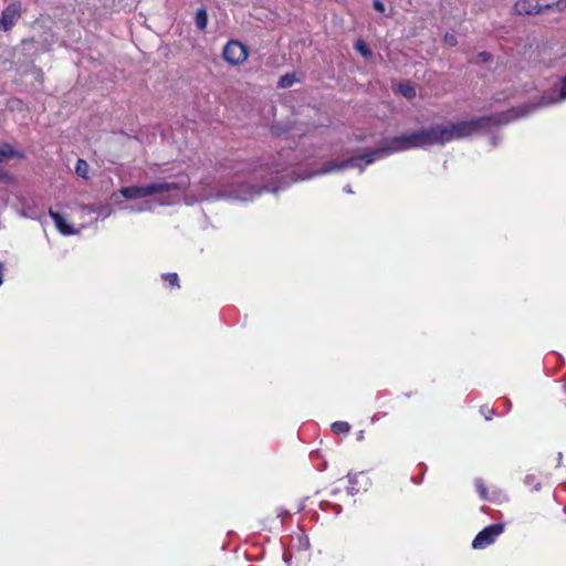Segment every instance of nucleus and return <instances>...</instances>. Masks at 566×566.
I'll return each mask as SVG.
<instances>
[{
	"instance_id": "23",
	"label": "nucleus",
	"mask_w": 566,
	"mask_h": 566,
	"mask_svg": "<svg viewBox=\"0 0 566 566\" xmlns=\"http://www.w3.org/2000/svg\"><path fill=\"white\" fill-rule=\"evenodd\" d=\"M481 413L484 416L486 420H490L492 418V415L494 413L493 409H490L486 406H482L480 409Z\"/></svg>"
},
{
	"instance_id": "33",
	"label": "nucleus",
	"mask_w": 566,
	"mask_h": 566,
	"mask_svg": "<svg viewBox=\"0 0 566 566\" xmlns=\"http://www.w3.org/2000/svg\"><path fill=\"white\" fill-rule=\"evenodd\" d=\"M334 509H335V513L337 515L340 514V512H342V506L340 505L336 504V505H334Z\"/></svg>"
},
{
	"instance_id": "16",
	"label": "nucleus",
	"mask_w": 566,
	"mask_h": 566,
	"mask_svg": "<svg viewBox=\"0 0 566 566\" xmlns=\"http://www.w3.org/2000/svg\"><path fill=\"white\" fill-rule=\"evenodd\" d=\"M398 92L408 99H412L416 96V90L408 83H400L398 85Z\"/></svg>"
},
{
	"instance_id": "29",
	"label": "nucleus",
	"mask_w": 566,
	"mask_h": 566,
	"mask_svg": "<svg viewBox=\"0 0 566 566\" xmlns=\"http://www.w3.org/2000/svg\"><path fill=\"white\" fill-rule=\"evenodd\" d=\"M386 416V412H378V413H375L371 418V422H375L377 420H379L381 417H385Z\"/></svg>"
},
{
	"instance_id": "17",
	"label": "nucleus",
	"mask_w": 566,
	"mask_h": 566,
	"mask_svg": "<svg viewBox=\"0 0 566 566\" xmlns=\"http://www.w3.org/2000/svg\"><path fill=\"white\" fill-rule=\"evenodd\" d=\"M332 430L337 434H345L350 431V424L346 421H335L332 423Z\"/></svg>"
},
{
	"instance_id": "13",
	"label": "nucleus",
	"mask_w": 566,
	"mask_h": 566,
	"mask_svg": "<svg viewBox=\"0 0 566 566\" xmlns=\"http://www.w3.org/2000/svg\"><path fill=\"white\" fill-rule=\"evenodd\" d=\"M195 23H196V27L200 31H203L207 28V24H208V13H207L206 9L200 8V9L197 10L196 17H195Z\"/></svg>"
},
{
	"instance_id": "12",
	"label": "nucleus",
	"mask_w": 566,
	"mask_h": 566,
	"mask_svg": "<svg viewBox=\"0 0 566 566\" xmlns=\"http://www.w3.org/2000/svg\"><path fill=\"white\" fill-rule=\"evenodd\" d=\"M14 156L22 158L23 154L15 151L10 144H2L0 146V164Z\"/></svg>"
},
{
	"instance_id": "5",
	"label": "nucleus",
	"mask_w": 566,
	"mask_h": 566,
	"mask_svg": "<svg viewBox=\"0 0 566 566\" xmlns=\"http://www.w3.org/2000/svg\"><path fill=\"white\" fill-rule=\"evenodd\" d=\"M504 525L501 523L491 524L480 531L472 542L474 549H483L495 542V539L503 533Z\"/></svg>"
},
{
	"instance_id": "30",
	"label": "nucleus",
	"mask_w": 566,
	"mask_h": 566,
	"mask_svg": "<svg viewBox=\"0 0 566 566\" xmlns=\"http://www.w3.org/2000/svg\"><path fill=\"white\" fill-rule=\"evenodd\" d=\"M500 138L497 136H492L490 143L492 146H496L499 144Z\"/></svg>"
},
{
	"instance_id": "1",
	"label": "nucleus",
	"mask_w": 566,
	"mask_h": 566,
	"mask_svg": "<svg viewBox=\"0 0 566 566\" xmlns=\"http://www.w3.org/2000/svg\"><path fill=\"white\" fill-rule=\"evenodd\" d=\"M386 157L379 144L377 147L366 149L359 155L327 160L319 169L300 176L294 168L291 170L294 160V150L286 148L282 149L276 155H270L252 163L242 164L244 167L239 170L247 171L252 175L254 179H261V185H254L249 181H232L231 184L222 186L219 191V197L249 201L253 200L262 192L275 193L297 180H306L316 176L339 172L348 168H356L359 174H363L367 166L374 164L377 159Z\"/></svg>"
},
{
	"instance_id": "31",
	"label": "nucleus",
	"mask_w": 566,
	"mask_h": 566,
	"mask_svg": "<svg viewBox=\"0 0 566 566\" xmlns=\"http://www.w3.org/2000/svg\"><path fill=\"white\" fill-rule=\"evenodd\" d=\"M343 190H344V192L349 193V195L354 193L350 185H345Z\"/></svg>"
},
{
	"instance_id": "22",
	"label": "nucleus",
	"mask_w": 566,
	"mask_h": 566,
	"mask_svg": "<svg viewBox=\"0 0 566 566\" xmlns=\"http://www.w3.org/2000/svg\"><path fill=\"white\" fill-rule=\"evenodd\" d=\"M478 60H479V62H481V63H486V62H489V61H491V60H492V54H491V53H489V52H486V51L480 52V53L478 54Z\"/></svg>"
},
{
	"instance_id": "28",
	"label": "nucleus",
	"mask_w": 566,
	"mask_h": 566,
	"mask_svg": "<svg viewBox=\"0 0 566 566\" xmlns=\"http://www.w3.org/2000/svg\"><path fill=\"white\" fill-rule=\"evenodd\" d=\"M289 515H290V513L286 510H283V509H280L279 512H277V517H281L282 521L284 520V517H286Z\"/></svg>"
},
{
	"instance_id": "15",
	"label": "nucleus",
	"mask_w": 566,
	"mask_h": 566,
	"mask_svg": "<svg viewBox=\"0 0 566 566\" xmlns=\"http://www.w3.org/2000/svg\"><path fill=\"white\" fill-rule=\"evenodd\" d=\"M296 82V77L294 73H286L285 75L281 76L277 86L280 88H287L291 87Z\"/></svg>"
},
{
	"instance_id": "18",
	"label": "nucleus",
	"mask_w": 566,
	"mask_h": 566,
	"mask_svg": "<svg viewBox=\"0 0 566 566\" xmlns=\"http://www.w3.org/2000/svg\"><path fill=\"white\" fill-rule=\"evenodd\" d=\"M355 50L364 57H370L373 52L363 40H357L354 44Z\"/></svg>"
},
{
	"instance_id": "9",
	"label": "nucleus",
	"mask_w": 566,
	"mask_h": 566,
	"mask_svg": "<svg viewBox=\"0 0 566 566\" xmlns=\"http://www.w3.org/2000/svg\"><path fill=\"white\" fill-rule=\"evenodd\" d=\"M513 9L516 14H541L539 4L533 3L531 0H518Z\"/></svg>"
},
{
	"instance_id": "3",
	"label": "nucleus",
	"mask_w": 566,
	"mask_h": 566,
	"mask_svg": "<svg viewBox=\"0 0 566 566\" xmlns=\"http://www.w3.org/2000/svg\"><path fill=\"white\" fill-rule=\"evenodd\" d=\"M188 181L181 180V181H155L148 185L144 186H130V187H123L119 190V193L127 200H135L139 198H146L149 196H154L157 193L163 192H170L174 190H181L186 188Z\"/></svg>"
},
{
	"instance_id": "35",
	"label": "nucleus",
	"mask_w": 566,
	"mask_h": 566,
	"mask_svg": "<svg viewBox=\"0 0 566 566\" xmlns=\"http://www.w3.org/2000/svg\"><path fill=\"white\" fill-rule=\"evenodd\" d=\"M303 545L305 546V548L310 547V539L307 537H305V542H303Z\"/></svg>"
},
{
	"instance_id": "7",
	"label": "nucleus",
	"mask_w": 566,
	"mask_h": 566,
	"mask_svg": "<svg viewBox=\"0 0 566 566\" xmlns=\"http://www.w3.org/2000/svg\"><path fill=\"white\" fill-rule=\"evenodd\" d=\"M21 15V6L19 2H12L4 8L0 17L2 30L9 31L13 28Z\"/></svg>"
},
{
	"instance_id": "25",
	"label": "nucleus",
	"mask_w": 566,
	"mask_h": 566,
	"mask_svg": "<svg viewBox=\"0 0 566 566\" xmlns=\"http://www.w3.org/2000/svg\"><path fill=\"white\" fill-rule=\"evenodd\" d=\"M553 6H555L556 11H564L566 9V0H558L556 2H553Z\"/></svg>"
},
{
	"instance_id": "26",
	"label": "nucleus",
	"mask_w": 566,
	"mask_h": 566,
	"mask_svg": "<svg viewBox=\"0 0 566 566\" xmlns=\"http://www.w3.org/2000/svg\"><path fill=\"white\" fill-rule=\"evenodd\" d=\"M539 9H541V13H543V12L548 11V10H555V6H553V2L552 3H546L544 6L539 4Z\"/></svg>"
},
{
	"instance_id": "36",
	"label": "nucleus",
	"mask_w": 566,
	"mask_h": 566,
	"mask_svg": "<svg viewBox=\"0 0 566 566\" xmlns=\"http://www.w3.org/2000/svg\"><path fill=\"white\" fill-rule=\"evenodd\" d=\"M303 545L305 546V548L310 547V539L307 537H305V542H303Z\"/></svg>"
},
{
	"instance_id": "32",
	"label": "nucleus",
	"mask_w": 566,
	"mask_h": 566,
	"mask_svg": "<svg viewBox=\"0 0 566 566\" xmlns=\"http://www.w3.org/2000/svg\"><path fill=\"white\" fill-rule=\"evenodd\" d=\"M2 272H3V264H2V262H0V285L3 282V280H2Z\"/></svg>"
},
{
	"instance_id": "2",
	"label": "nucleus",
	"mask_w": 566,
	"mask_h": 566,
	"mask_svg": "<svg viewBox=\"0 0 566 566\" xmlns=\"http://www.w3.org/2000/svg\"><path fill=\"white\" fill-rule=\"evenodd\" d=\"M510 119V114H496L448 125L434 124L428 128L384 138L380 145L388 157L410 149L443 146L452 140L469 137L479 129L509 124Z\"/></svg>"
},
{
	"instance_id": "38",
	"label": "nucleus",
	"mask_w": 566,
	"mask_h": 566,
	"mask_svg": "<svg viewBox=\"0 0 566 566\" xmlns=\"http://www.w3.org/2000/svg\"><path fill=\"white\" fill-rule=\"evenodd\" d=\"M557 460H558V461H560V460H562V453H560V452L558 453Z\"/></svg>"
},
{
	"instance_id": "19",
	"label": "nucleus",
	"mask_w": 566,
	"mask_h": 566,
	"mask_svg": "<svg viewBox=\"0 0 566 566\" xmlns=\"http://www.w3.org/2000/svg\"><path fill=\"white\" fill-rule=\"evenodd\" d=\"M524 484L531 486L533 491L538 492L542 488L541 482L534 474H527L524 479Z\"/></svg>"
},
{
	"instance_id": "37",
	"label": "nucleus",
	"mask_w": 566,
	"mask_h": 566,
	"mask_svg": "<svg viewBox=\"0 0 566 566\" xmlns=\"http://www.w3.org/2000/svg\"><path fill=\"white\" fill-rule=\"evenodd\" d=\"M339 492H340V490H339V489H334V490H332V494H334V495H335V494H338Z\"/></svg>"
},
{
	"instance_id": "8",
	"label": "nucleus",
	"mask_w": 566,
	"mask_h": 566,
	"mask_svg": "<svg viewBox=\"0 0 566 566\" xmlns=\"http://www.w3.org/2000/svg\"><path fill=\"white\" fill-rule=\"evenodd\" d=\"M49 214L54 221L57 231L63 235H72L77 233L74 227L65 221L63 216L52 209L49 210Z\"/></svg>"
},
{
	"instance_id": "34",
	"label": "nucleus",
	"mask_w": 566,
	"mask_h": 566,
	"mask_svg": "<svg viewBox=\"0 0 566 566\" xmlns=\"http://www.w3.org/2000/svg\"><path fill=\"white\" fill-rule=\"evenodd\" d=\"M364 439V431H359L358 434H357V440H363Z\"/></svg>"
},
{
	"instance_id": "21",
	"label": "nucleus",
	"mask_w": 566,
	"mask_h": 566,
	"mask_svg": "<svg viewBox=\"0 0 566 566\" xmlns=\"http://www.w3.org/2000/svg\"><path fill=\"white\" fill-rule=\"evenodd\" d=\"M475 488H476V490L479 492L480 497L483 499V500H486V497H488L486 496L488 495V490H486L482 479H476L475 480Z\"/></svg>"
},
{
	"instance_id": "20",
	"label": "nucleus",
	"mask_w": 566,
	"mask_h": 566,
	"mask_svg": "<svg viewBox=\"0 0 566 566\" xmlns=\"http://www.w3.org/2000/svg\"><path fill=\"white\" fill-rule=\"evenodd\" d=\"M163 280L168 282L171 286H179V277L177 273H165Z\"/></svg>"
},
{
	"instance_id": "6",
	"label": "nucleus",
	"mask_w": 566,
	"mask_h": 566,
	"mask_svg": "<svg viewBox=\"0 0 566 566\" xmlns=\"http://www.w3.org/2000/svg\"><path fill=\"white\" fill-rule=\"evenodd\" d=\"M222 56L232 65L241 64L248 57V48L240 41L230 40L222 50Z\"/></svg>"
},
{
	"instance_id": "10",
	"label": "nucleus",
	"mask_w": 566,
	"mask_h": 566,
	"mask_svg": "<svg viewBox=\"0 0 566 566\" xmlns=\"http://www.w3.org/2000/svg\"><path fill=\"white\" fill-rule=\"evenodd\" d=\"M361 476H363V473H348L347 474L348 486H347L346 491H347L348 495L354 496L357 493H359L361 490L367 491L368 483H365L364 486H361L359 483V479Z\"/></svg>"
},
{
	"instance_id": "4",
	"label": "nucleus",
	"mask_w": 566,
	"mask_h": 566,
	"mask_svg": "<svg viewBox=\"0 0 566 566\" xmlns=\"http://www.w3.org/2000/svg\"><path fill=\"white\" fill-rule=\"evenodd\" d=\"M563 101H566V74L560 80V87L558 91H549L543 94L537 103L524 105L520 108H512L503 114H510L511 119L509 123H511L514 119L527 116L532 111L538 107L555 105Z\"/></svg>"
},
{
	"instance_id": "27",
	"label": "nucleus",
	"mask_w": 566,
	"mask_h": 566,
	"mask_svg": "<svg viewBox=\"0 0 566 566\" xmlns=\"http://www.w3.org/2000/svg\"><path fill=\"white\" fill-rule=\"evenodd\" d=\"M444 40L450 45H454L457 43L455 38L452 34H446Z\"/></svg>"
},
{
	"instance_id": "24",
	"label": "nucleus",
	"mask_w": 566,
	"mask_h": 566,
	"mask_svg": "<svg viewBox=\"0 0 566 566\" xmlns=\"http://www.w3.org/2000/svg\"><path fill=\"white\" fill-rule=\"evenodd\" d=\"M373 7L376 11L380 12V13H384L386 8H385V4L382 1L380 0H374L373 2Z\"/></svg>"
},
{
	"instance_id": "14",
	"label": "nucleus",
	"mask_w": 566,
	"mask_h": 566,
	"mask_svg": "<svg viewBox=\"0 0 566 566\" xmlns=\"http://www.w3.org/2000/svg\"><path fill=\"white\" fill-rule=\"evenodd\" d=\"M88 168L86 160L78 158L75 165V174L83 179H88Z\"/></svg>"
},
{
	"instance_id": "11",
	"label": "nucleus",
	"mask_w": 566,
	"mask_h": 566,
	"mask_svg": "<svg viewBox=\"0 0 566 566\" xmlns=\"http://www.w3.org/2000/svg\"><path fill=\"white\" fill-rule=\"evenodd\" d=\"M155 205L156 203L151 200H145L139 205L125 206L122 209L128 210L129 212L133 213H140L145 211H151Z\"/></svg>"
}]
</instances>
